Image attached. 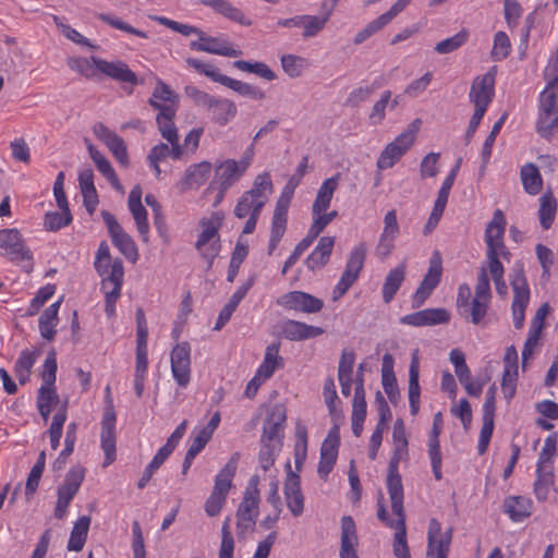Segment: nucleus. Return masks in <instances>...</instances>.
I'll return each instance as SVG.
<instances>
[{"instance_id":"obj_52","label":"nucleus","mask_w":558,"mask_h":558,"mask_svg":"<svg viewBox=\"0 0 558 558\" xmlns=\"http://www.w3.org/2000/svg\"><path fill=\"white\" fill-rule=\"evenodd\" d=\"M338 457V449L329 445H322L317 473L320 478L326 480L333 469Z\"/></svg>"},{"instance_id":"obj_37","label":"nucleus","mask_w":558,"mask_h":558,"mask_svg":"<svg viewBox=\"0 0 558 558\" xmlns=\"http://www.w3.org/2000/svg\"><path fill=\"white\" fill-rule=\"evenodd\" d=\"M175 108H162L156 117V122L161 136L168 142L179 140L178 130L174 124Z\"/></svg>"},{"instance_id":"obj_44","label":"nucleus","mask_w":558,"mask_h":558,"mask_svg":"<svg viewBox=\"0 0 558 558\" xmlns=\"http://www.w3.org/2000/svg\"><path fill=\"white\" fill-rule=\"evenodd\" d=\"M271 192L272 182L270 175L268 172H264L255 178L252 189L245 191L244 194L252 198H256L257 201H263V205H265Z\"/></svg>"},{"instance_id":"obj_29","label":"nucleus","mask_w":558,"mask_h":558,"mask_svg":"<svg viewBox=\"0 0 558 558\" xmlns=\"http://www.w3.org/2000/svg\"><path fill=\"white\" fill-rule=\"evenodd\" d=\"M201 3L205 7L211 8L215 12L230 21L245 26H250L252 24V22L245 17L244 13L228 0H202Z\"/></svg>"},{"instance_id":"obj_16","label":"nucleus","mask_w":558,"mask_h":558,"mask_svg":"<svg viewBox=\"0 0 558 558\" xmlns=\"http://www.w3.org/2000/svg\"><path fill=\"white\" fill-rule=\"evenodd\" d=\"M411 147V135L399 134L380 153L376 163L378 170L392 168Z\"/></svg>"},{"instance_id":"obj_19","label":"nucleus","mask_w":558,"mask_h":558,"mask_svg":"<svg viewBox=\"0 0 558 558\" xmlns=\"http://www.w3.org/2000/svg\"><path fill=\"white\" fill-rule=\"evenodd\" d=\"M450 320V314L445 308H425L400 318L402 325L423 327L447 324Z\"/></svg>"},{"instance_id":"obj_36","label":"nucleus","mask_w":558,"mask_h":558,"mask_svg":"<svg viewBox=\"0 0 558 558\" xmlns=\"http://www.w3.org/2000/svg\"><path fill=\"white\" fill-rule=\"evenodd\" d=\"M87 149L98 171L111 183L114 189L120 190L121 185L118 175L109 160L99 150H97L93 144H88Z\"/></svg>"},{"instance_id":"obj_3","label":"nucleus","mask_w":558,"mask_h":558,"mask_svg":"<svg viewBox=\"0 0 558 558\" xmlns=\"http://www.w3.org/2000/svg\"><path fill=\"white\" fill-rule=\"evenodd\" d=\"M366 258V247L364 243H360L353 247L348 258L345 269L341 275L340 280L332 291V300L337 301L342 298L348 290L357 280L361 270L363 269Z\"/></svg>"},{"instance_id":"obj_58","label":"nucleus","mask_w":558,"mask_h":558,"mask_svg":"<svg viewBox=\"0 0 558 558\" xmlns=\"http://www.w3.org/2000/svg\"><path fill=\"white\" fill-rule=\"evenodd\" d=\"M391 21L388 15L383 13L374 21L369 22L363 29H361L354 37L353 43L355 45H361L364 43L367 38H369L372 35L379 32L381 28H384L387 24H389Z\"/></svg>"},{"instance_id":"obj_30","label":"nucleus","mask_w":558,"mask_h":558,"mask_svg":"<svg viewBox=\"0 0 558 558\" xmlns=\"http://www.w3.org/2000/svg\"><path fill=\"white\" fill-rule=\"evenodd\" d=\"M211 111L214 122L223 126L228 124L238 112L235 104L227 98H216L207 108Z\"/></svg>"},{"instance_id":"obj_1","label":"nucleus","mask_w":558,"mask_h":558,"mask_svg":"<svg viewBox=\"0 0 558 558\" xmlns=\"http://www.w3.org/2000/svg\"><path fill=\"white\" fill-rule=\"evenodd\" d=\"M339 180L340 173H337L326 179L319 186L316 198L312 205L313 223L307 232L310 238L316 240L324 229L338 217L337 210L327 213V209L330 207L333 194L338 189Z\"/></svg>"},{"instance_id":"obj_17","label":"nucleus","mask_w":558,"mask_h":558,"mask_svg":"<svg viewBox=\"0 0 558 558\" xmlns=\"http://www.w3.org/2000/svg\"><path fill=\"white\" fill-rule=\"evenodd\" d=\"M190 48L195 51H204L213 54L236 58L242 54L241 50L232 48L223 37L206 36L203 32L199 40H192Z\"/></svg>"},{"instance_id":"obj_24","label":"nucleus","mask_w":558,"mask_h":558,"mask_svg":"<svg viewBox=\"0 0 558 558\" xmlns=\"http://www.w3.org/2000/svg\"><path fill=\"white\" fill-rule=\"evenodd\" d=\"M280 333L290 341H302L323 335L324 329L299 320L288 319L280 325Z\"/></svg>"},{"instance_id":"obj_15","label":"nucleus","mask_w":558,"mask_h":558,"mask_svg":"<svg viewBox=\"0 0 558 558\" xmlns=\"http://www.w3.org/2000/svg\"><path fill=\"white\" fill-rule=\"evenodd\" d=\"M213 170V166L209 161H201L197 163L190 165L183 177L177 183V189L180 193H185L191 190H198L208 180L209 174Z\"/></svg>"},{"instance_id":"obj_59","label":"nucleus","mask_w":558,"mask_h":558,"mask_svg":"<svg viewBox=\"0 0 558 558\" xmlns=\"http://www.w3.org/2000/svg\"><path fill=\"white\" fill-rule=\"evenodd\" d=\"M557 451V434H551L545 439L544 447L542 448L536 468H554L553 458Z\"/></svg>"},{"instance_id":"obj_57","label":"nucleus","mask_w":558,"mask_h":558,"mask_svg":"<svg viewBox=\"0 0 558 558\" xmlns=\"http://www.w3.org/2000/svg\"><path fill=\"white\" fill-rule=\"evenodd\" d=\"M442 275L441 257L438 252H435L429 259V267L424 276L422 282L428 288H436L440 282Z\"/></svg>"},{"instance_id":"obj_51","label":"nucleus","mask_w":558,"mask_h":558,"mask_svg":"<svg viewBox=\"0 0 558 558\" xmlns=\"http://www.w3.org/2000/svg\"><path fill=\"white\" fill-rule=\"evenodd\" d=\"M489 301L474 298L464 310H460V315L464 318H470L474 325L482 323L487 314Z\"/></svg>"},{"instance_id":"obj_22","label":"nucleus","mask_w":558,"mask_h":558,"mask_svg":"<svg viewBox=\"0 0 558 558\" xmlns=\"http://www.w3.org/2000/svg\"><path fill=\"white\" fill-rule=\"evenodd\" d=\"M287 420L286 408L282 404H275L268 412L264 424L262 442L270 444L279 439Z\"/></svg>"},{"instance_id":"obj_55","label":"nucleus","mask_w":558,"mask_h":558,"mask_svg":"<svg viewBox=\"0 0 558 558\" xmlns=\"http://www.w3.org/2000/svg\"><path fill=\"white\" fill-rule=\"evenodd\" d=\"M468 39L469 32L466 29H462L452 37L439 41L435 46V51L440 54L453 52L462 47L468 41Z\"/></svg>"},{"instance_id":"obj_63","label":"nucleus","mask_w":558,"mask_h":558,"mask_svg":"<svg viewBox=\"0 0 558 558\" xmlns=\"http://www.w3.org/2000/svg\"><path fill=\"white\" fill-rule=\"evenodd\" d=\"M68 66L84 75L86 78H93L96 76V66L94 62L84 57H71L66 60Z\"/></svg>"},{"instance_id":"obj_34","label":"nucleus","mask_w":558,"mask_h":558,"mask_svg":"<svg viewBox=\"0 0 558 558\" xmlns=\"http://www.w3.org/2000/svg\"><path fill=\"white\" fill-rule=\"evenodd\" d=\"M554 468H536V480L533 484V492L538 501L548 498L550 488L554 486Z\"/></svg>"},{"instance_id":"obj_8","label":"nucleus","mask_w":558,"mask_h":558,"mask_svg":"<svg viewBox=\"0 0 558 558\" xmlns=\"http://www.w3.org/2000/svg\"><path fill=\"white\" fill-rule=\"evenodd\" d=\"M277 303L283 308L306 314L318 313L324 307L323 300L303 291H290L281 295Z\"/></svg>"},{"instance_id":"obj_41","label":"nucleus","mask_w":558,"mask_h":558,"mask_svg":"<svg viewBox=\"0 0 558 558\" xmlns=\"http://www.w3.org/2000/svg\"><path fill=\"white\" fill-rule=\"evenodd\" d=\"M520 174L524 190L529 194L536 195L541 192L543 180L538 171V168L534 163L529 162L524 165L521 169Z\"/></svg>"},{"instance_id":"obj_33","label":"nucleus","mask_w":558,"mask_h":558,"mask_svg":"<svg viewBox=\"0 0 558 558\" xmlns=\"http://www.w3.org/2000/svg\"><path fill=\"white\" fill-rule=\"evenodd\" d=\"M177 101L178 96L171 90L169 85L160 80L157 82L153 96L148 100L149 105L159 112L162 108H174L172 105Z\"/></svg>"},{"instance_id":"obj_43","label":"nucleus","mask_w":558,"mask_h":558,"mask_svg":"<svg viewBox=\"0 0 558 558\" xmlns=\"http://www.w3.org/2000/svg\"><path fill=\"white\" fill-rule=\"evenodd\" d=\"M220 84L234 90L235 93H238L241 96L251 97L256 100H262L266 97L265 92L262 90L259 87H256L248 83H244L242 81L231 78L227 75H225V77H222Z\"/></svg>"},{"instance_id":"obj_6","label":"nucleus","mask_w":558,"mask_h":558,"mask_svg":"<svg viewBox=\"0 0 558 558\" xmlns=\"http://www.w3.org/2000/svg\"><path fill=\"white\" fill-rule=\"evenodd\" d=\"M452 541V527L441 531V524L437 519H432L427 531L426 558H448Z\"/></svg>"},{"instance_id":"obj_48","label":"nucleus","mask_w":558,"mask_h":558,"mask_svg":"<svg viewBox=\"0 0 558 558\" xmlns=\"http://www.w3.org/2000/svg\"><path fill=\"white\" fill-rule=\"evenodd\" d=\"M264 206L263 201H257L243 193L235 204L233 214L236 218L244 219L251 215H260Z\"/></svg>"},{"instance_id":"obj_35","label":"nucleus","mask_w":558,"mask_h":558,"mask_svg":"<svg viewBox=\"0 0 558 558\" xmlns=\"http://www.w3.org/2000/svg\"><path fill=\"white\" fill-rule=\"evenodd\" d=\"M59 307L60 301L52 303L44 311L38 320L40 335L48 341H51L56 335L54 327L58 323Z\"/></svg>"},{"instance_id":"obj_10","label":"nucleus","mask_w":558,"mask_h":558,"mask_svg":"<svg viewBox=\"0 0 558 558\" xmlns=\"http://www.w3.org/2000/svg\"><path fill=\"white\" fill-rule=\"evenodd\" d=\"M100 439L105 452L104 466H108L116 460V412L110 399L101 421Z\"/></svg>"},{"instance_id":"obj_50","label":"nucleus","mask_w":558,"mask_h":558,"mask_svg":"<svg viewBox=\"0 0 558 558\" xmlns=\"http://www.w3.org/2000/svg\"><path fill=\"white\" fill-rule=\"evenodd\" d=\"M112 243L119 248V251L131 262L137 259V248L132 238L124 232L123 229L113 233L111 236Z\"/></svg>"},{"instance_id":"obj_12","label":"nucleus","mask_w":558,"mask_h":558,"mask_svg":"<svg viewBox=\"0 0 558 558\" xmlns=\"http://www.w3.org/2000/svg\"><path fill=\"white\" fill-rule=\"evenodd\" d=\"M0 250L13 262L31 260L32 253L25 247L21 233L16 229L0 230Z\"/></svg>"},{"instance_id":"obj_7","label":"nucleus","mask_w":558,"mask_h":558,"mask_svg":"<svg viewBox=\"0 0 558 558\" xmlns=\"http://www.w3.org/2000/svg\"><path fill=\"white\" fill-rule=\"evenodd\" d=\"M57 355L54 351L48 352L41 378L44 384L38 390L37 404H46L52 408L59 402V396L54 389L56 374H57Z\"/></svg>"},{"instance_id":"obj_28","label":"nucleus","mask_w":558,"mask_h":558,"mask_svg":"<svg viewBox=\"0 0 558 558\" xmlns=\"http://www.w3.org/2000/svg\"><path fill=\"white\" fill-rule=\"evenodd\" d=\"M533 501L524 496H510L504 501V511L513 522H521L532 514Z\"/></svg>"},{"instance_id":"obj_46","label":"nucleus","mask_w":558,"mask_h":558,"mask_svg":"<svg viewBox=\"0 0 558 558\" xmlns=\"http://www.w3.org/2000/svg\"><path fill=\"white\" fill-rule=\"evenodd\" d=\"M557 209V203L551 192H546L539 198V222L544 230L550 228Z\"/></svg>"},{"instance_id":"obj_31","label":"nucleus","mask_w":558,"mask_h":558,"mask_svg":"<svg viewBox=\"0 0 558 558\" xmlns=\"http://www.w3.org/2000/svg\"><path fill=\"white\" fill-rule=\"evenodd\" d=\"M280 342H274L267 345L264 361L257 369L259 376H263L264 380L269 379L275 371L283 366L282 357L279 355Z\"/></svg>"},{"instance_id":"obj_4","label":"nucleus","mask_w":558,"mask_h":558,"mask_svg":"<svg viewBox=\"0 0 558 558\" xmlns=\"http://www.w3.org/2000/svg\"><path fill=\"white\" fill-rule=\"evenodd\" d=\"M408 457V444H393V453L389 461L387 490L391 504L400 508V501H403V485L399 474V463Z\"/></svg>"},{"instance_id":"obj_20","label":"nucleus","mask_w":558,"mask_h":558,"mask_svg":"<svg viewBox=\"0 0 558 558\" xmlns=\"http://www.w3.org/2000/svg\"><path fill=\"white\" fill-rule=\"evenodd\" d=\"M244 173L236 160L226 159L216 166L215 179L210 182L206 192L213 190L215 184L222 186V191H228Z\"/></svg>"},{"instance_id":"obj_5","label":"nucleus","mask_w":558,"mask_h":558,"mask_svg":"<svg viewBox=\"0 0 558 558\" xmlns=\"http://www.w3.org/2000/svg\"><path fill=\"white\" fill-rule=\"evenodd\" d=\"M497 68L492 66L484 75L476 76L471 85L470 101L474 105V110L486 112L494 98V86Z\"/></svg>"},{"instance_id":"obj_38","label":"nucleus","mask_w":558,"mask_h":558,"mask_svg":"<svg viewBox=\"0 0 558 558\" xmlns=\"http://www.w3.org/2000/svg\"><path fill=\"white\" fill-rule=\"evenodd\" d=\"M418 361L414 356L409 369V402L412 415H416L420 410L421 387L418 384Z\"/></svg>"},{"instance_id":"obj_64","label":"nucleus","mask_w":558,"mask_h":558,"mask_svg":"<svg viewBox=\"0 0 558 558\" xmlns=\"http://www.w3.org/2000/svg\"><path fill=\"white\" fill-rule=\"evenodd\" d=\"M305 64L306 60L299 56L284 54L281 57V66L292 78L301 76Z\"/></svg>"},{"instance_id":"obj_2","label":"nucleus","mask_w":558,"mask_h":558,"mask_svg":"<svg viewBox=\"0 0 558 558\" xmlns=\"http://www.w3.org/2000/svg\"><path fill=\"white\" fill-rule=\"evenodd\" d=\"M510 284L513 290V301L511 305L513 324L517 329H521L524 324L525 310L530 302V288L522 264H515L510 275Z\"/></svg>"},{"instance_id":"obj_54","label":"nucleus","mask_w":558,"mask_h":558,"mask_svg":"<svg viewBox=\"0 0 558 558\" xmlns=\"http://www.w3.org/2000/svg\"><path fill=\"white\" fill-rule=\"evenodd\" d=\"M536 130L542 137L553 138L558 136V112L538 114Z\"/></svg>"},{"instance_id":"obj_21","label":"nucleus","mask_w":558,"mask_h":558,"mask_svg":"<svg viewBox=\"0 0 558 558\" xmlns=\"http://www.w3.org/2000/svg\"><path fill=\"white\" fill-rule=\"evenodd\" d=\"M441 428H442V417H441V413L438 412L434 416L433 427H432V432H430L429 438H428V456L430 459L433 474L437 481H440L442 478V473H441L442 458H441L440 441H439V435L441 433Z\"/></svg>"},{"instance_id":"obj_9","label":"nucleus","mask_w":558,"mask_h":558,"mask_svg":"<svg viewBox=\"0 0 558 558\" xmlns=\"http://www.w3.org/2000/svg\"><path fill=\"white\" fill-rule=\"evenodd\" d=\"M171 372L180 387H186L191 379V347L183 341L174 345L170 356Z\"/></svg>"},{"instance_id":"obj_62","label":"nucleus","mask_w":558,"mask_h":558,"mask_svg":"<svg viewBox=\"0 0 558 558\" xmlns=\"http://www.w3.org/2000/svg\"><path fill=\"white\" fill-rule=\"evenodd\" d=\"M234 539L230 530V517H227L221 527V544L219 558H233Z\"/></svg>"},{"instance_id":"obj_23","label":"nucleus","mask_w":558,"mask_h":558,"mask_svg":"<svg viewBox=\"0 0 558 558\" xmlns=\"http://www.w3.org/2000/svg\"><path fill=\"white\" fill-rule=\"evenodd\" d=\"M391 510L397 515V530L393 535L392 551L396 558H411L410 548L407 542L405 512L403 501H400V508L391 504Z\"/></svg>"},{"instance_id":"obj_18","label":"nucleus","mask_w":558,"mask_h":558,"mask_svg":"<svg viewBox=\"0 0 558 558\" xmlns=\"http://www.w3.org/2000/svg\"><path fill=\"white\" fill-rule=\"evenodd\" d=\"M93 133L95 136L101 141L112 153L116 159L122 163H128V150L126 145L122 137H120L117 133L109 130L104 123L97 122L93 126Z\"/></svg>"},{"instance_id":"obj_25","label":"nucleus","mask_w":558,"mask_h":558,"mask_svg":"<svg viewBox=\"0 0 558 558\" xmlns=\"http://www.w3.org/2000/svg\"><path fill=\"white\" fill-rule=\"evenodd\" d=\"M359 539L356 535V526L350 515L341 519V544L340 558H359L357 556Z\"/></svg>"},{"instance_id":"obj_39","label":"nucleus","mask_w":558,"mask_h":558,"mask_svg":"<svg viewBox=\"0 0 558 558\" xmlns=\"http://www.w3.org/2000/svg\"><path fill=\"white\" fill-rule=\"evenodd\" d=\"M84 468L80 465L71 468L65 475L63 484L58 488V495L73 499L75 494L78 492L82 482L84 481Z\"/></svg>"},{"instance_id":"obj_40","label":"nucleus","mask_w":558,"mask_h":558,"mask_svg":"<svg viewBox=\"0 0 558 558\" xmlns=\"http://www.w3.org/2000/svg\"><path fill=\"white\" fill-rule=\"evenodd\" d=\"M90 524V518L88 515L81 517L75 523L71 531L70 539L68 542V549L73 551H80L84 547L87 538L88 530Z\"/></svg>"},{"instance_id":"obj_13","label":"nucleus","mask_w":558,"mask_h":558,"mask_svg":"<svg viewBox=\"0 0 558 558\" xmlns=\"http://www.w3.org/2000/svg\"><path fill=\"white\" fill-rule=\"evenodd\" d=\"M92 61L99 72L117 82L129 83L133 86L138 83L137 75L121 60L107 61L92 57Z\"/></svg>"},{"instance_id":"obj_60","label":"nucleus","mask_w":558,"mask_h":558,"mask_svg":"<svg viewBox=\"0 0 558 558\" xmlns=\"http://www.w3.org/2000/svg\"><path fill=\"white\" fill-rule=\"evenodd\" d=\"M71 221L72 215L70 209L61 210V213L49 211L45 215L44 226L48 231H58L70 225Z\"/></svg>"},{"instance_id":"obj_14","label":"nucleus","mask_w":558,"mask_h":558,"mask_svg":"<svg viewBox=\"0 0 558 558\" xmlns=\"http://www.w3.org/2000/svg\"><path fill=\"white\" fill-rule=\"evenodd\" d=\"M286 466L288 474L283 487L284 499L292 515L298 518L304 511V496L301 490V480L296 473L292 472L289 462Z\"/></svg>"},{"instance_id":"obj_42","label":"nucleus","mask_w":558,"mask_h":558,"mask_svg":"<svg viewBox=\"0 0 558 558\" xmlns=\"http://www.w3.org/2000/svg\"><path fill=\"white\" fill-rule=\"evenodd\" d=\"M332 8H330L325 15H302L301 26L303 28V38H312L317 36L325 27L331 15Z\"/></svg>"},{"instance_id":"obj_26","label":"nucleus","mask_w":558,"mask_h":558,"mask_svg":"<svg viewBox=\"0 0 558 558\" xmlns=\"http://www.w3.org/2000/svg\"><path fill=\"white\" fill-rule=\"evenodd\" d=\"M335 246L333 236H322L314 251L304 260L308 270L323 268L330 259Z\"/></svg>"},{"instance_id":"obj_49","label":"nucleus","mask_w":558,"mask_h":558,"mask_svg":"<svg viewBox=\"0 0 558 558\" xmlns=\"http://www.w3.org/2000/svg\"><path fill=\"white\" fill-rule=\"evenodd\" d=\"M233 66L240 71L256 74L266 81H274L277 78L276 73L264 62L238 60L233 62Z\"/></svg>"},{"instance_id":"obj_61","label":"nucleus","mask_w":558,"mask_h":558,"mask_svg":"<svg viewBox=\"0 0 558 558\" xmlns=\"http://www.w3.org/2000/svg\"><path fill=\"white\" fill-rule=\"evenodd\" d=\"M35 355L27 350L21 352L19 359L15 362L14 372L19 377L21 384H24L28 377L33 365L35 364Z\"/></svg>"},{"instance_id":"obj_56","label":"nucleus","mask_w":558,"mask_h":558,"mask_svg":"<svg viewBox=\"0 0 558 558\" xmlns=\"http://www.w3.org/2000/svg\"><path fill=\"white\" fill-rule=\"evenodd\" d=\"M292 198V191L289 193L283 191L280 195V197L277 201L271 225L286 227L287 228V221H288V209L290 206V202Z\"/></svg>"},{"instance_id":"obj_32","label":"nucleus","mask_w":558,"mask_h":558,"mask_svg":"<svg viewBox=\"0 0 558 558\" xmlns=\"http://www.w3.org/2000/svg\"><path fill=\"white\" fill-rule=\"evenodd\" d=\"M405 270L407 266L402 263L387 274L383 284V300L385 303L388 304L393 300L396 293L404 281Z\"/></svg>"},{"instance_id":"obj_47","label":"nucleus","mask_w":558,"mask_h":558,"mask_svg":"<svg viewBox=\"0 0 558 558\" xmlns=\"http://www.w3.org/2000/svg\"><path fill=\"white\" fill-rule=\"evenodd\" d=\"M68 400H65L52 416L51 425L48 429L51 448L56 450L59 447L62 436L63 425L66 421Z\"/></svg>"},{"instance_id":"obj_27","label":"nucleus","mask_w":558,"mask_h":558,"mask_svg":"<svg viewBox=\"0 0 558 558\" xmlns=\"http://www.w3.org/2000/svg\"><path fill=\"white\" fill-rule=\"evenodd\" d=\"M239 458L240 454L235 452L216 475L213 493L227 498L229 490L232 487V480L238 469Z\"/></svg>"},{"instance_id":"obj_11","label":"nucleus","mask_w":558,"mask_h":558,"mask_svg":"<svg viewBox=\"0 0 558 558\" xmlns=\"http://www.w3.org/2000/svg\"><path fill=\"white\" fill-rule=\"evenodd\" d=\"M506 217L501 209H496L493 215V219L489 221L485 229V243L486 250H499L501 251V256L509 260L510 252L506 247L504 243V234L506 230Z\"/></svg>"},{"instance_id":"obj_45","label":"nucleus","mask_w":558,"mask_h":558,"mask_svg":"<svg viewBox=\"0 0 558 558\" xmlns=\"http://www.w3.org/2000/svg\"><path fill=\"white\" fill-rule=\"evenodd\" d=\"M271 192L272 182L270 175L268 172H264L255 178L252 189L245 191L244 194L252 198H256L257 201H263V205H265Z\"/></svg>"},{"instance_id":"obj_53","label":"nucleus","mask_w":558,"mask_h":558,"mask_svg":"<svg viewBox=\"0 0 558 558\" xmlns=\"http://www.w3.org/2000/svg\"><path fill=\"white\" fill-rule=\"evenodd\" d=\"M557 96L558 85L547 83L539 97V114L558 112Z\"/></svg>"}]
</instances>
